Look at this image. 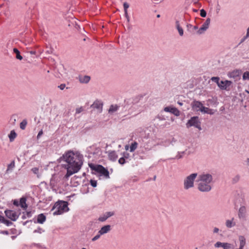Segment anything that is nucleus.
<instances>
[{
    "label": "nucleus",
    "instance_id": "nucleus-28",
    "mask_svg": "<svg viewBox=\"0 0 249 249\" xmlns=\"http://www.w3.org/2000/svg\"><path fill=\"white\" fill-rule=\"evenodd\" d=\"M171 112L177 116H178L179 115V111L176 108L171 107Z\"/></svg>",
    "mask_w": 249,
    "mask_h": 249
},
{
    "label": "nucleus",
    "instance_id": "nucleus-23",
    "mask_svg": "<svg viewBox=\"0 0 249 249\" xmlns=\"http://www.w3.org/2000/svg\"><path fill=\"white\" fill-rule=\"evenodd\" d=\"M239 239L240 241V249H243V247L245 245L246 241H245V238L243 236H240L239 237Z\"/></svg>",
    "mask_w": 249,
    "mask_h": 249
},
{
    "label": "nucleus",
    "instance_id": "nucleus-40",
    "mask_svg": "<svg viewBox=\"0 0 249 249\" xmlns=\"http://www.w3.org/2000/svg\"><path fill=\"white\" fill-rule=\"evenodd\" d=\"M209 108L203 106L202 109H201V112H203L204 113H207L208 111Z\"/></svg>",
    "mask_w": 249,
    "mask_h": 249
},
{
    "label": "nucleus",
    "instance_id": "nucleus-43",
    "mask_svg": "<svg viewBox=\"0 0 249 249\" xmlns=\"http://www.w3.org/2000/svg\"><path fill=\"white\" fill-rule=\"evenodd\" d=\"M125 159L124 158H121L119 160L118 162L121 164H124L125 163Z\"/></svg>",
    "mask_w": 249,
    "mask_h": 249
},
{
    "label": "nucleus",
    "instance_id": "nucleus-12",
    "mask_svg": "<svg viewBox=\"0 0 249 249\" xmlns=\"http://www.w3.org/2000/svg\"><path fill=\"white\" fill-rule=\"evenodd\" d=\"M246 208L245 206H242L240 208L238 212V217L239 218L245 219L246 216Z\"/></svg>",
    "mask_w": 249,
    "mask_h": 249
},
{
    "label": "nucleus",
    "instance_id": "nucleus-38",
    "mask_svg": "<svg viewBox=\"0 0 249 249\" xmlns=\"http://www.w3.org/2000/svg\"><path fill=\"white\" fill-rule=\"evenodd\" d=\"M90 183L91 185L93 187H95L97 186V181L95 180L91 179L90 181Z\"/></svg>",
    "mask_w": 249,
    "mask_h": 249
},
{
    "label": "nucleus",
    "instance_id": "nucleus-35",
    "mask_svg": "<svg viewBox=\"0 0 249 249\" xmlns=\"http://www.w3.org/2000/svg\"><path fill=\"white\" fill-rule=\"evenodd\" d=\"M240 179V176L236 175L232 179V181L233 183L237 182Z\"/></svg>",
    "mask_w": 249,
    "mask_h": 249
},
{
    "label": "nucleus",
    "instance_id": "nucleus-2",
    "mask_svg": "<svg viewBox=\"0 0 249 249\" xmlns=\"http://www.w3.org/2000/svg\"><path fill=\"white\" fill-rule=\"evenodd\" d=\"M213 177L210 174L203 173L198 177V189L203 192H209L212 189Z\"/></svg>",
    "mask_w": 249,
    "mask_h": 249
},
{
    "label": "nucleus",
    "instance_id": "nucleus-24",
    "mask_svg": "<svg viewBox=\"0 0 249 249\" xmlns=\"http://www.w3.org/2000/svg\"><path fill=\"white\" fill-rule=\"evenodd\" d=\"M176 25L177 29L178 30V33L180 36H182L183 35V29L180 26L179 21H176Z\"/></svg>",
    "mask_w": 249,
    "mask_h": 249
},
{
    "label": "nucleus",
    "instance_id": "nucleus-59",
    "mask_svg": "<svg viewBox=\"0 0 249 249\" xmlns=\"http://www.w3.org/2000/svg\"><path fill=\"white\" fill-rule=\"evenodd\" d=\"M46 53H48V54H51L52 53V49H51L50 50H48L46 52Z\"/></svg>",
    "mask_w": 249,
    "mask_h": 249
},
{
    "label": "nucleus",
    "instance_id": "nucleus-47",
    "mask_svg": "<svg viewBox=\"0 0 249 249\" xmlns=\"http://www.w3.org/2000/svg\"><path fill=\"white\" fill-rule=\"evenodd\" d=\"M42 231H43L42 229L40 228H39L37 230H36L34 231V232H37V233H42Z\"/></svg>",
    "mask_w": 249,
    "mask_h": 249
},
{
    "label": "nucleus",
    "instance_id": "nucleus-55",
    "mask_svg": "<svg viewBox=\"0 0 249 249\" xmlns=\"http://www.w3.org/2000/svg\"><path fill=\"white\" fill-rule=\"evenodd\" d=\"M246 165L249 167V158H248L246 160Z\"/></svg>",
    "mask_w": 249,
    "mask_h": 249
},
{
    "label": "nucleus",
    "instance_id": "nucleus-58",
    "mask_svg": "<svg viewBox=\"0 0 249 249\" xmlns=\"http://www.w3.org/2000/svg\"><path fill=\"white\" fill-rule=\"evenodd\" d=\"M181 158H182V156L180 154L178 155L176 157V159H180Z\"/></svg>",
    "mask_w": 249,
    "mask_h": 249
},
{
    "label": "nucleus",
    "instance_id": "nucleus-9",
    "mask_svg": "<svg viewBox=\"0 0 249 249\" xmlns=\"http://www.w3.org/2000/svg\"><path fill=\"white\" fill-rule=\"evenodd\" d=\"M214 246L215 248L222 247L224 249H231L233 248L232 245L228 243L217 242Z\"/></svg>",
    "mask_w": 249,
    "mask_h": 249
},
{
    "label": "nucleus",
    "instance_id": "nucleus-1",
    "mask_svg": "<svg viewBox=\"0 0 249 249\" xmlns=\"http://www.w3.org/2000/svg\"><path fill=\"white\" fill-rule=\"evenodd\" d=\"M63 158L67 163V174L64 178L68 179L70 176L77 173L81 169L83 164V156L79 153L69 151L63 155Z\"/></svg>",
    "mask_w": 249,
    "mask_h": 249
},
{
    "label": "nucleus",
    "instance_id": "nucleus-34",
    "mask_svg": "<svg viewBox=\"0 0 249 249\" xmlns=\"http://www.w3.org/2000/svg\"><path fill=\"white\" fill-rule=\"evenodd\" d=\"M243 79L244 80H249V71H246L244 73Z\"/></svg>",
    "mask_w": 249,
    "mask_h": 249
},
{
    "label": "nucleus",
    "instance_id": "nucleus-7",
    "mask_svg": "<svg viewBox=\"0 0 249 249\" xmlns=\"http://www.w3.org/2000/svg\"><path fill=\"white\" fill-rule=\"evenodd\" d=\"M211 19L210 18H207L205 22L203 24L201 27L197 31V33L199 35L202 34L206 31L209 28L210 24Z\"/></svg>",
    "mask_w": 249,
    "mask_h": 249
},
{
    "label": "nucleus",
    "instance_id": "nucleus-18",
    "mask_svg": "<svg viewBox=\"0 0 249 249\" xmlns=\"http://www.w3.org/2000/svg\"><path fill=\"white\" fill-rule=\"evenodd\" d=\"M119 107L117 105H112L110 106L108 110V113L113 114L115 112L117 111Z\"/></svg>",
    "mask_w": 249,
    "mask_h": 249
},
{
    "label": "nucleus",
    "instance_id": "nucleus-22",
    "mask_svg": "<svg viewBox=\"0 0 249 249\" xmlns=\"http://www.w3.org/2000/svg\"><path fill=\"white\" fill-rule=\"evenodd\" d=\"M17 135L14 130H12L9 134L8 137L11 142H13L16 138Z\"/></svg>",
    "mask_w": 249,
    "mask_h": 249
},
{
    "label": "nucleus",
    "instance_id": "nucleus-48",
    "mask_svg": "<svg viewBox=\"0 0 249 249\" xmlns=\"http://www.w3.org/2000/svg\"><path fill=\"white\" fill-rule=\"evenodd\" d=\"M164 110L166 112H171V108L170 107H165L164 108Z\"/></svg>",
    "mask_w": 249,
    "mask_h": 249
},
{
    "label": "nucleus",
    "instance_id": "nucleus-63",
    "mask_svg": "<svg viewBox=\"0 0 249 249\" xmlns=\"http://www.w3.org/2000/svg\"><path fill=\"white\" fill-rule=\"evenodd\" d=\"M176 140L174 138H173L171 142V143H172L173 142H176Z\"/></svg>",
    "mask_w": 249,
    "mask_h": 249
},
{
    "label": "nucleus",
    "instance_id": "nucleus-52",
    "mask_svg": "<svg viewBox=\"0 0 249 249\" xmlns=\"http://www.w3.org/2000/svg\"><path fill=\"white\" fill-rule=\"evenodd\" d=\"M13 204L14 205L16 206H18L19 205V203L17 200H14L13 202Z\"/></svg>",
    "mask_w": 249,
    "mask_h": 249
},
{
    "label": "nucleus",
    "instance_id": "nucleus-27",
    "mask_svg": "<svg viewBox=\"0 0 249 249\" xmlns=\"http://www.w3.org/2000/svg\"><path fill=\"white\" fill-rule=\"evenodd\" d=\"M27 124V122L26 120H25V119L23 120L20 124V128L22 130L25 129Z\"/></svg>",
    "mask_w": 249,
    "mask_h": 249
},
{
    "label": "nucleus",
    "instance_id": "nucleus-5",
    "mask_svg": "<svg viewBox=\"0 0 249 249\" xmlns=\"http://www.w3.org/2000/svg\"><path fill=\"white\" fill-rule=\"evenodd\" d=\"M187 127L189 128L191 126H194L199 130H201L200 122L199 121L198 117L195 116L192 117L186 124Z\"/></svg>",
    "mask_w": 249,
    "mask_h": 249
},
{
    "label": "nucleus",
    "instance_id": "nucleus-62",
    "mask_svg": "<svg viewBox=\"0 0 249 249\" xmlns=\"http://www.w3.org/2000/svg\"><path fill=\"white\" fill-rule=\"evenodd\" d=\"M178 104L180 106H182L183 105V103L180 102H178Z\"/></svg>",
    "mask_w": 249,
    "mask_h": 249
},
{
    "label": "nucleus",
    "instance_id": "nucleus-64",
    "mask_svg": "<svg viewBox=\"0 0 249 249\" xmlns=\"http://www.w3.org/2000/svg\"><path fill=\"white\" fill-rule=\"evenodd\" d=\"M194 28L195 29H197V26H194Z\"/></svg>",
    "mask_w": 249,
    "mask_h": 249
},
{
    "label": "nucleus",
    "instance_id": "nucleus-45",
    "mask_svg": "<svg viewBox=\"0 0 249 249\" xmlns=\"http://www.w3.org/2000/svg\"><path fill=\"white\" fill-rule=\"evenodd\" d=\"M83 111V108L82 107H80L79 108H77L76 109V113H80V112H82Z\"/></svg>",
    "mask_w": 249,
    "mask_h": 249
},
{
    "label": "nucleus",
    "instance_id": "nucleus-54",
    "mask_svg": "<svg viewBox=\"0 0 249 249\" xmlns=\"http://www.w3.org/2000/svg\"><path fill=\"white\" fill-rule=\"evenodd\" d=\"M124 16H125V18H126V19H127V22H129V21H130V19H129V16H128V13H127V14H126V15H124Z\"/></svg>",
    "mask_w": 249,
    "mask_h": 249
},
{
    "label": "nucleus",
    "instance_id": "nucleus-13",
    "mask_svg": "<svg viewBox=\"0 0 249 249\" xmlns=\"http://www.w3.org/2000/svg\"><path fill=\"white\" fill-rule=\"evenodd\" d=\"M110 228L111 227L109 225H105L101 228L98 233L102 235L107 233L110 231Z\"/></svg>",
    "mask_w": 249,
    "mask_h": 249
},
{
    "label": "nucleus",
    "instance_id": "nucleus-11",
    "mask_svg": "<svg viewBox=\"0 0 249 249\" xmlns=\"http://www.w3.org/2000/svg\"><path fill=\"white\" fill-rule=\"evenodd\" d=\"M91 107L96 108L99 112H101L103 108V104L99 101H96L91 105Z\"/></svg>",
    "mask_w": 249,
    "mask_h": 249
},
{
    "label": "nucleus",
    "instance_id": "nucleus-21",
    "mask_svg": "<svg viewBox=\"0 0 249 249\" xmlns=\"http://www.w3.org/2000/svg\"><path fill=\"white\" fill-rule=\"evenodd\" d=\"M26 199L25 197H22L20 199L19 205L21 207L25 209L27 207V205L26 203Z\"/></svg>",
    "mask_w": 249,
    "mask_h": 249
},
{
    "label": "nucleus",
    "instance_id": "nucleus-29",
    "mask_svg": "<svg viewBox=\"0 0 249 249\" xmlns=\"http://www.w3.org/2000/svg\"><path fill=\"white\" fill-rule=\"evenodd\" d=\"M101 174L104 175L107 178H108L109 177V172L105 168L103 169Z\"/></svg>",
    "mask_w": 249,
    "mask_h": 249
},
{
    "label": "nucleus",
    "instance_id": "nucleus-61",
    "mask_svg": "<svg viewBox=\"0 0 249 249\" xmlns=\"http://www.w3.org/2000/svg\"><path fill=\"white\" fill-rule=\"evenodd\" d=\"M36 52L35 51H30V53L31 54H36Z\"/></svg>",
    "mask_w": 249,
    "mask_h": 249
},
{
    "label": "nucleus",
    "instance_id": "nucleus-50",
    "mask_svg": "<svg viewBox=\"0 0 249 249\" xmlns=\"http://www.w3.org/2000/svg\"><path fill=\"white\" fill-rule=\"evenodd\" d=\"M238 75V73H237V72H232V73H231V77H235L236 75Z\"/></svg>",
    "mask_w": 249,
    "mask_h": 249
},
{
    "label": "nucleus",
    "instance_id": "nucleus-42",
    "mask_svg": "<svg viewBox=\"0 0 249 249\" xmlns=\"http://www.w3.org/2000/svg\"><path fill=\"white\" fill-rule=\"evenodd\" d=\"M249 36V27L248 28V29L247 30V33L246 36H244V38L241 40V42H243Z\"/></svg>",
    "mask_w": 249,
    "mask_h": 249
},
{
    "label": "nucleus",
    "instance_id": "nucleus-20",
    "mask_svg": "<svg viewBox=\"0 0 249 249\" xmlns=\"http://www.w3.org/2000/svg\"><path fill=\"white\" fill-rule=\"evenodd\" d=\"M46 220V216L43 213L39 214L37 216V222L40 224L43 223Z\"/></svg>",
    "mask_w": 249,
    "mask_h": 249
},
{
    "label": "nucleus",
    "instance_id": "nucleus-56",
    "mask_svg": "<svg viewBox=\"0 0 249 249\" xmlns=\"http://www.w3.org/2000/svg\"><path fill=\"white\" fill-rule=\"evenodd\" d=\"M4 220V217L1 215H0V222H2Z\"/></svg>",
    "mask_w": 249,
    "mask_h": 249
},
{
    "label": "nucleus",
    "instance_id": "nucleus-33",
    "mask_svg": "<svg viewBox=\"0 0 249 249\" xmlns=\"http://www.w3.org/2000/svg\"><path fill=\"white\" fill-rule=\"evenodd\" d=\"M123 6L124 8V15H126L127 13H128L127 9L129 8V5L127 2H125L123 4Z\"/></svg>",
    "mask_w": 249,
    "mask_h": 249
},
{
    "label": "nucleus",
    "instance_id": "nucleus-6",
    "mask_svg": "<svg viewBox=\"0 0 249 249\" xmlns=\"http://www.w3.org/2000/svg\"><path fill=\"white\" fill-rule=\"evenodd\" d=\"M5 213L6 216L12 221H16L20 214V213L12 210H6Z\"/></svg>",
    "mask_w": 249,
    "mask_h": 249
},
{
    "label": "nucleus",
    "instance_id": "nucleus-31",
    "mask_svg": "<svg viewBox=\"0 0 249 249\" xmlns=\"http://www.w3.org/2000/svg\"><path fill=\"white\" fill-rule=\"evenodd\" d=\"M138 143L136 142H134L130 146V151H134L137 147Z\"/></svg>",
    "mask_w": 249,
    "mask_h": 249
},
{
    "label": "nucleus",
    "instance_id": "nucleus-26",
    "mask_svg": "<svg viewBox=\"0 0 249 249\" xmlns=\"http://www.w3.org/2000/svg\"><path fill=\"white\" fill-rule=\"evenodd\" d=\"M15 166V161H12L8 165V167L6 170V173H8L9 171L12 170Z\"/></svg>",
    "mask_w": 249,
    "mask_h": 249
},
{
    "label": "nucleus",
    "instance_id": "nucleus-39",
    "mask_svg": "<svg viewBox=\"0 0 249 249\" xmlns=\"http://www.w3.org/2000/svg\"><path fill=\"white\" fill-rule=\"evenodd\" d=\"M2 223H4L7 226H10L11 224H12V222L10 221L9 220L5 219V218H4V220H3V221L2 222Z\"/></svg>",
    "mask_w": 249,
    "mask_h": 249
},
{
    "label": "nucleus",
    "instance_id": "nucleus-3",
    "mask_svg": "<svg viewBox=\"0 0 249 249\" xmlns=\"http://www.w3.org/2000/svg\"><path fill=\"white\" fill-rule=\"evenodd\" d=\"M69 209L68 207V203L64 201L57 202L55 203L51 210V211H53V214L60 215L64 212H68Z\"/></svg>",
    "mask_w": 249,
    "mask_h": 249
},
{
    "label": "nucleus",
    "instance_id": "nucleus-46",
    "mask_svg": "<svg viewBox=\"0 0 249 249\" xmlns=\"http://www.w3.org/2000/svg\"><path fill=\"white\" fill-rule=\"evenodd\" d=\"M43 132V130H41L37 134V139L38 140L40 137L42 135Z\"/></svg>",
    "mask_w": 249,
    "mask_h": 249
},
{
    "label": "nucleus",
    "instance_id": "nucleus-32",
    "mask_svg": "<svg viewBox=\"0 0 249 249\" xmlns=\"http://www.w3.org/2000/svg\"><path fill=\"white\" fill-rule=\"evenodd\" d=\"M219 78L218 77H213L211 78V80L215 83H216L217 84V86H219V83L220 81H219Z\"/></svg>",
    "mask_w": 249,
    "mask_h": 249
},
{
    "label": "nucleus",
    "instance_id": "nucleus-53",
    "mask_svg": "<svg viewBox=\"0 0 249 249\" xmlns=\"http://www.w3.org/2000/svg\"><path fill=\"white\" fill-rule=\"evenodd\" d=\"M65 84H61L58 87L60 89L63 90L65 88Z\"/></svg>",
    "mask_w": 249,
    "mask_h": 249
},
{
    "label": "nucleus",
    "instance_id": "nucleus-30",
    "mask_svg": "<svg viewBox=\"0 0 249 249\" xmlns=\"http://www.w3.org/2000/svg\"><path fill=\"white\" fill-rule=\"evenodd\" d=\"M32 171L37 175L38 178H40V175L39 174V169L37 167H34L32 169Z\"/></svg>",
    "mask_w": 249,
    "mask_h": 249
},
{
    "label": "nucleus",
    "instance_id": "nucleus-41",
    "mask_svg": "<svg viewBox=\"0 0 249 249\" xmlns=\"http://www.w3.org/2000/svg\"><path fill=\"white\" fill-rule=\"evenodd\" d=\"M107 219V218L106 217V216H105V214H104L103 216L100 217L99 218V220L101 222H104L106 221Z\"/></svg>",
    "mask_w": 249,
    "mask_h": 249
},
{
    "label": "nucleus",
    "instance_id": "nucleus-36",
    "mask_svg": "<svg viewBox=\"0 0 249 249\" xmlns=\"http://www.w3.org/2000/svg\"><path fill=\"white\" fill-rule=\"evenodd\" d=\"M200 15L202 17L204 18L206 16V15H207L206 12L204 9H202L200 10Z\"/></svg>",
    "mask_w": 249,
    "mask_h": 249
},
{
    "label": "nucleus",
    "instance_id": "nucleus-8",
    "mask_svg": "<svg viewBox=\"0 0 249 249\" xmlns=\"http://www.w3.org/2000/svg\"><path fill=\"white\" fill-rule=\"evenodd\" d=\"M231 83L232 82L229 80L221 81L219 83L220 85L219 88L221 89L229 90V87L231 85Z\"/></svg>",
    "mask_w": 249,
    "mask_h": 249
},
{
    "label": "nucleus",
    "instance_id": "nucleus-10",
    "mask_svg": "<svg viewBox=\"0 0 249 249\" xmlns=\"http://www.w3.org/2000/svg\"><path fill=\"white\" fill-rule=\"evenodd\" d=\"M191 106L193 109L197 111H201V109H202L203 107L202 103L197 101H193L191 104Z\"/></svg>",
    "mask_w": 249,
    "mask_h": 249
},
{
    "label": "nucleus",
    "instance_id": "nucleus-25",
    "mask_svg": "<svg viewBox=\"0 0 249 249\" xmlns=\"http://www.w3.org/2000/svg\"><path fill=\"white\" fill-rule=\"evenodd\" d=\"M13 52L16 54V58L20 60L22 59V56L20 54L19 51L17 48H14Z\"/></svg>",
    "mask_w": 249,
    "mask_h": 249
},
{
    "label": "nucleus",
    "instance_id": "nucleus-17",
    "mask_svg": "<svg viewBox=\"0 0 249 249\" xmlns=\"http://www.w3.org/2000/svg\"><path fill=\"white\" fill-rule=\"evenodd\" d=\"M108 158L112 161H115L118 158V156L116 154L115 151H111L108 152Z\"/></svg>",
    "mask_w": 249,
    "mask_h": 249
},
{
    "label": "nucleus",
    "instance_id": "nucleus-19",
    "mask_svg": "<svg viewBox=\"0 0 249 249\" xmlns=\"http://www.w3.org/2000/svg\"><path fill=\"white\" fill-rule=\"evenodd\" d=\"M90 77L89 76H83L79 77V81L82 83H87L90 80Z\"/></svg>",
    "mask_w": 249,
    "mask_h": 249
},
{
    "label": "nucleus",
    "instance_id": "nucleus-51",
    "mask_svg": "<svg viewBox=\"0 0 249 249\" xmlns=\"http://www.w3.org/2000/svg\"><path fill=\"white\" fill-rule=\"evenodd\" d=\"M214 113V111H213V109H210V108L207 112V114H211V115L213 114Z\"/></svg>",
    "mask_w": 249,
    "mask_h": 249
},
{
    "label": "nucleus",
    "instance_id": "nucleus-49",
    "mask_svg": "<svg viewBox=\"0 0 249 249\" xmlns=\"http://www.w3.org/2000/svg\"><path fill=\"white\" fill-rule=\"evenodd\" d=\"M219 231V229L218 228L215 227L213 228V233H217Z\"/></svg>",
    "mask_w": 249,
    "mask_h": 249
},
{
    "label": "nucleus",
    "instance_id": "nucleus-60",
    "mask_svg": "<svg viewBox=\"0 0 249 249\" xmlns=\"http://www.w3.org/2000/svg\"><path fill=\"white\" fill-rule=\"evenodd\" d=\"M27 215L28 217H30L31 216V213L30 212L27 213Z\"/></svg>",
    "mask_w": 249,
    "mask_h": 249
},
{
    "label": "nucleus",
    "instance_id": "nucleus-57",
    "mask_svg": "<svg viewBox=\"0 0 249 249\" xmlns=\"http://www.w3.org/2000/svg\"><path fill=\"white\" fill-rule=\"evenodd\" d=\"M153 1H154L155 3H158L161 2L162 0H152Z\"/></svg>",
    "mask_w": 249,
    "mask_h": 249
},
{
    "label": "nucleus",
    "instance_id": "nucleus-14",
    "mask_svg": "<svg viewBox=\"0 0 249 249\" xmlns=\"http://www.w3.org/2000/svg\"><path fill=\"white\" fill-rule=\"evenodd\" d=\"M236 225L234 218L232 217L231 219H228L226 221L225 225L228 228H231Z\"/></svg>",
    "mask_w": 249,
    "mask_h": 249
},
{
    "label": "nucleus",
    "instance_id": "nucleus-37",
    "mask_svg": "<svg viewBox=\"0 0 249 249\" xmlns=\"http://www.w3.org/2000/svg\"><path fill=\"white\" fill-rule=\"evenodd\" d=\"M114 214V213L113 212H107V213H105L104 214H105V216H106V217H107L108 218L109 217L113 215Z\"/></svg>",
    "mask_w": 249,
    "mask_h": 249
},
{
    "label": "nucleus",
    "instance_id": "nucleus-15",
    "mask_svg": "<svg viewBox=\"0 0 249 249\" xmlns=\"http://www.w3.org/2000/svg\"><path fill=\"white\" fill-rule=\"evenodd\" d=\"M90 167L91 169L100 173H101L102 171L103 170V169L105 168L102 165H90Z\"/></svg>",
    "mask_w": 249,
    "mask_h": 249
},
{
    "label": "nucleus",
    "instance_id": "nucleus-44",
    "mask_svg": "<svg viewBox=\"0 0 249 249\" xmlns=\"http://www.w3.org/2000/svg\"><path fill=\"white\" fill-rule=\"evenodd\" d=\"M101 234H100V233H98V234L97 235H96V236H95L92 239V241H95L96 240H97V239H98L100 236H101Z\"/></svg>",
    "mask_w": 249,
    "mask_h": 249
},
{
    "label": "nucleus",
    "instance_id": "nucleus-16",
    "mask_svg": "<svg viewBox=\"0 0 249 249\" xmlns=\"http://www.w3.org/2000/svg\"><path fill=\"white\" fill-rule=\"evenodd\" d=\"M90 167L91 169L100 173H101L102 171L103 170V169L105 168L102 165H90Z\"/></svg>",
    "mask_w": 249,
    "mask_h": 249
},
{
    "label": "nucleus",
    "instance_id": "nucleus-4",
    "mask_svg": "<svg viewBox=\"0 0 249 249\" xmlns=\"http://www.w3.org/2000/svg\"><path fill=\"white\" fill-rule=\"evenodd\" d=\"M197 176V173H193L187 176L184 180V188L188 190L194 186V181Z\"/></svg>",
    "mask_w": 249,
    "mask_h": 249
}]
</instances>
